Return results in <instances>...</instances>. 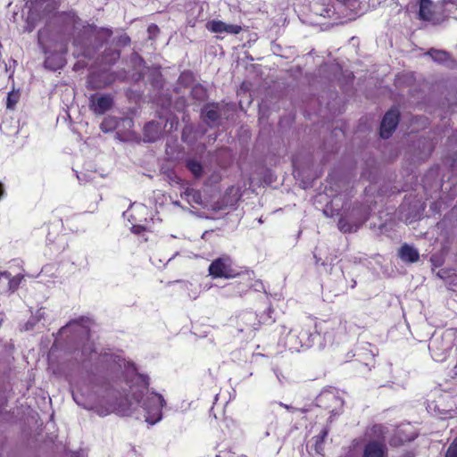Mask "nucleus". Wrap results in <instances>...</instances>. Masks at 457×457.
Masks as SVG:
<instances>
[{"label": "nucleus", "mask_w": 457, "mask_h": 457, "mask_svg": "<svg viewBox=\"0 0 457 457\" xmlns=\"http://www.w3.org/2000/svg\"><path fill=\"white\" fill-rule=\"evenodd\" d=\"M369 202H327L323 208L326 217L337 219L338 229L343 233L357 231L370 218Z\"/></svg>", "instance_id": "nucleus-1"}, {"label": "nucleus", "mask_w": 457, "mask_h": 457, "mask_svg": "<svg viewBox=\"0 0 457 457\" xmlns=\"http://www.w3.org/2000/svg\"><path fill=\"white\" fill-rule=\"evenodd\" d=\"M83 318H80L79 320H72L69 322L65 327L61 328V332L64 333L66 329L70 328L76 327V332L79 335H81L84 338L87 339V343L83 344L81 346V362L91 361L94 359V356L97 355V359L101 361H108L111 360H114L115 356L107 353H101L99 354L96 353V347L94 343L89 341L90 330L87 327H83L79 324V321H82Z\"/></svg>", "instance_id": "nucleus-2"}, {"label": "nucleus", "mask_w": 457, "mask_h": 457, "mask_svg": "<svg viewBox=\"0 0 457 457\" xmlns=\"http://www.w3.org/2000/svg\"><path fill=\"white\" fill-rule=\"evenodd\" d=\"M137 403H142L143 409L145 411V421L151 425H154L162 417V408L165 404L163 396L160 394L152 392L147 393L145 398L134 395Z\"/></svg>", "instance_id": "nucleus-3"}, {"label": "nucleus", "mask_w": 457, "mask_h": 457, "mask_svg": "<svg viewBox=\"0 0 457 457\" xmlns=\"http://www.w3.org/2000/svg\"><path fill=\"white\" fill-rule=\"evenodd\" d=\"M237 280L228 283L227 287L235 296H243L249 293L256 285L255 272L248 268H239L236 272Z\"/></svg>", "instance_id": "nucleus-4"}, {"label": "nucleus", "mask_w": 457, "mask_h": 457, "mask_svg": "<svg viewBox=\"0 0 457 457\" xmlns=\"http://www.w3.org/2000/svg\"><path fill=\"white\" fill-rule=\"evenodd\" d=\"M187 205H180L192 215L201 219H215L217 212L224 209L225 202H187Z\"/></svg>", "instance_id": "nucleus-5"}, {"label": "nucleus", "mask_w": 457, "mask_h": 457, "mask_svg": "<svg viewBox=\"0 0 457 457\" xmlns=\"http://www.w3.org/2000/svg\"><path fill=\"white\" fill-rule=\"evenodd\" d=\"M239 268L235 267L233 259L228 254L214 259L208 268V272L213 278H235Z\"/></svg>", "instance_id": "nucleus-6"}, {"label": "nucleus", "mask_w": 457, "mask_h": 457, "mask_svg": "<svg viewBox=\"0 0 457 457\" xmlns=\"http://www.w3.org/2000/svg\"><path fill=\"white\" fill-rule=\"evenodd\" d=\"M57 8L58 4L55 0H37L27 19L28 25L30 27L29 31L36 27L38 21L55 12Z\"/></svg>", "instance_id": "nucleus-7"}, {"label": "nucleus", "mask_w": 457, "mask_h": 457, "mask_svg": "<svg viewBox=\"0 0 457 457\" xmlns=\"http://www.w3.org/2000/svg\"><path fill=\"white\" fill-rule=\"evenodd\" d=\"M425 208L424 202H402L398 208V219L411 224L420 220Z\"/></svg>", "instance_id": "nucleus-8"}, {"label": "nucleus", "mask_w": 457, "mask_h": 457, "mask_svg": "<svg viewBox=\"0 0 457 457\" xmlns=\"http://www.w3.org/2000/svg\"><path fill=\"white\" fill-rule=\"evenodd\" d=\"M113 96L110 94H93L89 97V109L96 115H103L112 108Z\"/></svg>", "instance_id": "nucleus-9"}, {"label": "nucleus", "mask_w": 457, "mask_h": 457, "mask_svg": "<svg viewBox=\"0 0 457 457\" xmlns=\"http://www.w3.org/2000/svg\"><path fill=\"white\" fill-rule=\"evenodd\" d=\"M400 119L397 109H390L386 112L380 123L379 135L382 138H389L396 129Z\"/></svg>", "instance_id": "nucleus-10"}, {"label": "nucleus", "mask_w": 457, "mask_h": 457, "mask_svg": "<svg viewBox=\"0 0 457 457\" xmlns=\"http://www.w3.org/2000/svg\"><path fill=\"white\" fill-rule=\"evenodd\" d=\"M126 213L131 222H141L146 220L148 209L143 202H131Z\"/></svg>", "instance_id": "nucleus-11"}, {"label": "nucleus", "mask_w": 457, "mask_h": 457, "mask_svg": "<svg viewBox=\"0 0 457 457\" xmlns=\"http://www.w3.org/2000/svg\"><path fill=\"white\" fill-rule=\"evenodd\" d=\"M419 18L433 24L439 22V20L436 17L434 4L431 0H420Z\"/></svg>", "instance_id": "nucleus-12"}, {"label": "nucleus", "mask_w": 457, "mask_h": 457, "mask_svg": "<svg viewBox=\"0 0 457 457\" xmlns=\"http://www.w3.org/2000/svg\"><path fill=\"white\" fill-rule=\"evenodd\" d=\"M386 451V446L383 442L370 441L364 446L362 457H385Z\"/></svg>", "instance_id": "nucleus-13"}, {"label": "nucleus", "mask_w": 457, "mask_h": 457, "mask_svg": "<svg viewBox=\"0 0 457 457\" xmlns=\"http://www.w3.org/2000/svg\"><path fill=\"white\" fill-rule=\"evenodd\" d=\"M202 117L204 121L209 126L218 121L220 118L219 104L215 103L205 104L202 110Z\"/></svg>", "instance_id": "nucleus-14"}, {"label": "nucleus", "mask_w": 457, "mask_h": 457, "mask_svg": "<svg viewBox=\"0 0 457 457\" xmlns=\"http://www.w3.org/2000/svg\"><path fill=\"white\" fill-rule=\"evenodd\" d=\"M398 257L404 262H417L420 260V253L413 246L404 243L398 249Z\"/></svg>", "instance_id": "nucleus-15"}, {"label": "nucleus", "mask_w": 457, "mask_h": 457, "mask_svg": "<svg viewBox=\"0 0 457 457\" xmlns=\"http://www.w3.org/2000/svg\"><path fill=\"white\" fill-rule=\"evenodd\" d=\"M44 65L48 70L57 71L64 66V59L58 53H47Z\"/></svg>", "instance_id": "nucleus-16"}, {"label": "nucleus", "mask_w": 457, "mask_h": 457, "mask_svg": "<svg viewBox=\"0 0 457 457\" xmlns=\"http://www.w3.org/2000/svg\"><path fill=\"white\" fill-rule=\"evenodd\" d=\"M296 337L300 340V347L307 348L310 347L314 342V335L311 331V327L305 325L301 328Z\"/></svg>", "instance_id": "nucleus-17"}, {"label": "nucleus", "mask_w": 457, "mask_h": 457, "mask_svg": "<svg viewBox=\"0 0 457 457\" xmlns=\"http://www.w3.org/2000/svg\"><path fill=\"white\" fill-rule=\"evenodd\" d=\"M1 277H4L9 280L8 281V289L12 293H13L14 291H16L19 288L21 282L23 279L22 275H17V276L12 277V274L9 271L0 272V278Z\"/></svg>", "instance_id": "nucleus-18"}, {"label": "nucleus", "mask_w": 457, "mask_h": 457, "mask_svg": "<svg viewBox=\"0 0 457 457\" xmlns=\"http://www.w3.org/2000/svg\"><path fill=\"white\" fill-rule=\"evenodd\" d=\"M328 436V428H323L319 435L315 436L313 437L314 440V451L319 453L322 454L324 451V443L326 438Z\"/></svg>", "instance_id": "nucleus-19"}, {"label": "nucleus", "mask_w": 457, "mask_h": 457, "mask_svg": "<svg viewBox=\"0 0 457 457\" xmlns=\"http://www.w3.org/2000/svg\"><path fill=\"white\" fill-rule=\"evenodd\" d=\"M51 31L48 28L45 27L37 31V43L42 51L46 54L48 53L47 42L50 37Z\"/></svg>", "instance_id": "nucleus-20"}, {"label": "nucleus", "mask_w": 457, "mask_h": 457, "mask_svg": "<svg viewBox=\"0 0 457 457\" xmlns=\"http://www.w3.org/2000/svg\"><path fill=\"white\" fill-rule=\"evenodd\" d=\"M186 167L190 170L195 178L198 179L202 177L204 169L200 162L194 159H188L186 161Z\"/></svg>", "instance_id": "nucleus-21"}, {"label": "nucleus", "mask_w": 457, "mask_h": 457, "mask_svg": "<svg viewBox=\"0 0 457 457\" xmlns=\"http://www.w3.org/2000/svg\"><path fill=\"white\" fill-rule=\"evenodd\" d=\"M112 81H101L98 79V76L91 75L88 77L87 88L90 90L101 89L111 85Z\"/></svg>", "instance_id": "nucleus-22"}, {"label": "nucleus", "mask_w": 457, "mask_h": 457, "mask_svg": "<svg viewBox=\"0 0 457 457\" xmlns=\"http://www.w3.org/2000/svg\"><path fill=\"white\" fill-rule=\"evenodd\" d=\"M225 25L221 21L212 20L206 23V29L213 33H222L225 31Z\"/></svg>", "instance_id": "nucleus-23"}, {"label": "nucleus", "mask_w": 457, "mask_h": 457, "mask_svg": "<svg viewBox=\"0 0 457 457\" xmlns=\"http://www.w3.org/2000/svg\"><path fill=\"white\" fill-rule=\"evenodd\" d=\"M428 54L438 62H446L450 58L449 54L444 50L430 49Z\"/></svg>", "instance_id": "nucleus-24"}, {"label": "nucleus", "mask_w": 457, "mask_h": 457, "mask_svg": "<svg viewBox=\"0 0 457 457\" xmlns=\"http://www.w3.org/2000/svg\"><path fill=\"white\" fill-rule=\"evenodd\" d=\"M429 408L433 409L434 411L443 420L451 419L453 417L452 410H446L445 408H440V406L437 403H435L433 407L431 405H429Z\"/></svg>", "instance_id": "nucleus-25"}, {"label": "nucleus", "mask_w": 457, "mask_h": 457, "mask_svg": "<svg viewBox=\"0 0 457 457\" xmlns=\"http://www.w3.org/2000/svg\"><path fill=\"white\" fill-rule=\"evenodd\" d=\"M20 100V92L12 90L8 93L7 98H6V108L7 109H14L16 104Z\"/></svg>", "instance_id": "nucleus-26"}, {"label": "nucleus", "mask_w": 457, "mask_h": 457, "mask_svg": "<svg viewBox=\"0 0 457 457\" xmlns=\"http://www.w3.org/2000/svg\"><path fill=\"white\" fill-rule=\"evenodd\" d=\"M156 128H157V125L154 121L148 122L147 124H145V126L144 128V137L146 141L154 142L156 140L157 135H150V133H152V130H154Z\"/></svg>", "instance_id": "nucleus-27"}, {"label": "nucleus", "mask_w": 457, "mask_h": 457, "mask_svg": "<svg viewBox=\"0 0 457 457\" xmlns=\"http://www.w3.org/2000/svg\"><path fill=\"white\" fill-rule=\"evenodd\" d=\"M112 35V30L108 28H100L96 32V38L101 39V46L107 42Z\"/></svg>", "instance_id": "nucleus-28"}, {"label": "nucleus", "mask_w": 457, "mask_h": 457, "mask_svg": "<svg viewBox=\"0 0 457 457\" xmlns=\"http://www.w3.org/2000/svg\"><path fill=\"white\" fill-rule=\"evenodd\" d=\"M115 128V120L112 117L104 118V120L100 124V129L104 132H109L114 129Z\"/></svg>", "instance_id": "nucleus-29"}, {"label": "nucleus", "mask_w": 457, "mask_h": 457, "mask_svg": "<svg viewBox=\"0 0 457 457\" xmlns=\"http://www.w3.org/2000/svg\"><path fill=\"white\" fill-rule=\"evenodd\" d=\"M191 96L193 98L198 99V100H204L206 97V91L202 86H195L193 87L191 91Z\"/></svg>", "instance_id": "nucleus-30"}, {"label": "nucleus", "mask_w": 457, "mask_h": 457, "mask_svg": "<svg viewBox=\"0 0 457 457\" xmlns=\"http://www.w3.org/2000/svg\"><path fill=\"white\" fill-rule=\"evenodd\" d=\"M62 17H63L64 21L71 23L73 26H75L79 21V16L73 12H63L62 13Z\"/></svg>", "instance_id": "nucleus-31"}, {"label": "nucleus", "mask_w": 457, "mask_h": 457, "mask_svg": "<svg viewBox=\"0 0 457 457\" xmlns=\"http://www.w3.org/2000/svg\"><path fill=\"white\" fill-rule=\"evenodd\" d=\"M120 56V53L119 50H113V49H106L104 53V57L107 58L110 57V61L112 63L115 62Z\"/></svg>", "instance_id": "nucleus-32"}, {"label": "nucleus", "mask_w": 457, "mask_h": 457, "mask_svg": "<svg viewBox=\"0 0 457 457\" xmlns=\"http://www.w3.org/2000/svg\"><path fill=\"white\" fill-rule=\"evenodd\" d=\"M120 56V53L119 50H113V49H106L104 53V57L107 58L110 57V61L112 63L115 62Z\"/></svg>", "instance_id": "nucleus-33"}, {"label": "nucleus", "mask_w": 457, "mask_h": 457, "mask_svg": "<svg viewBox=\"0 0 457 457\" xmlns=\"http://www.w3.org/2000/svg\"><path fill=\"white\" fill-rule=\"evenodd\" d=\"M445 457H457V436L449 445Z\"/></svg>", "instance_id": "nucleus-34"}, {"label": "nucleus", "mask_w": 457, "mask_h": 457, "mask_svg": "<svg viewBox=\"0 0 457 457\" xmlns=\"http://www.w3.org/2000/svg\"><path fill=\"white\" fill-rule=\"evenodd\" d=\"M242 31V27L240 25L237 24H226L225 25V31L228 34L237 35Z\"/></svg>", "instance_id": "nucleus-35"}, {"label": "nucleus", "mask_w": 457, "mask_h": 457, "mask_svg": "<svg viewBox=\"0 0 457 457\" xmlns=\"http://www.w3.org/2000/svg\"><path fill=\"white\" fill-rule=\"evenodd\" d=\"M184 195L187 197H192L193 200H200L201 194L198 190H195L194 188L187 187L185 192Z\"/></svg>", "instance_id": "nucleus-36"}, {"label": "nucleus", "mask_w": 457, "mask_h": 457, "mask_svg": "<svg viewBox=\"0 0 457 457\" xmlns=\"http://www.w3.org/2000/svg\"><path fill=\"white\" fill-rule=\"evenodd\" d=\"M131 230L136 235H140L146 230V228L140 224H133Z\"/></svg>", "instance_id": "nucleus-37"}, {"label": "nucleus", "mask_w": 457, "mask_h": 457, "mask_svg": "<svg viewBox=\"0 0 457 457\" xmlns=\"http://www.w3.org/2000/svg\"><path fill=\"white\" fill-rule=\"evenodd\" d=\"M5 194V189L4 184L0 182V198H2Z\"/></svg>", "instance_id": "nucleus-38"}, {"label": "nucleus", "mask_w": 457, "mask_h": 457, "mask_svg": "<svg viewBox=\"0 0 457 457\" xmlns=\"http://www.w3.org/2000/svg\"><path fill=\"white\" fill-rule=\"evenodd\" d=\"M282 407L286 408L287 410H295L294 407L292 406H289V405H287V404H284L282 403H279Z\"/></svg>", "instance_id": "nucleus-39"}, {"label": "nucleus", "mask_w": 457, "mask_h": 457, "mask_svg": "<svg viewBox=\"0 0 457 457\" xmlns=\"http://www.w3.org/2000/svg\"><path fill=\"white\" fill-rule=\"evenodd\" d=\"M152 29H154L158 30V27L155 24H152V25L149 26L148 29L151 30Z\"/></svg>", "instance_id": "nucleus-40"}, {"label": "nucleus", "mask_w": 457, "mask_h": 457, "mask_svg": "<svg viewBox=\"0 0 457 457\" xmlns=\"http://www.w3.org/2000/svg\"><path fill=\"white\" fill-rule=\"evenodd\" d=\"M130 42V38L129 37H124V43L128 44Z\"/></svg>", "instance_id": "nucleus-41"}, {"label": "nucleus", "mask_w": 457, "mask_h": 457, "mask_svg": "<svg viewBox=\"0 0 457 457\" xmlns=\"http://www.w3.org/2000/svg\"><path fill=\"white\" fill-rule=\"evenodd\" d=\"M173 203H174L175 204H177V205H180V202H179V201H176V202H173Z\"/></svg>", "instance_id": "nucleus-42"}, {"label": "nucleus", "mask_w": 457, "mask_h": 457, "mask_svg": "<svg viewBox=\"0 0 457 457\" xmlns=\"http://www.w3.org/2000/svg\"><path fill=\"white\" fill-rule=\"evenodd\" d=\"M145 379H146V378H143L144 382H145V385L147 386V385H148V382H147Z\"/></svg>", "instance_id": "nucleus-43"}, {"label": "nucleus", "mask_w": 457, "mask_h": 457, "mask_svg": "<svg viewBox=\"0 0 457 457\" xmlns=\"http://www.w3.org/2000/svg\"><path fill=\"white\" fill-rule=\"evenodd\" d=\"M370 204H373L374 205H376L378 204V202L374 201V202H370Z\"/></svg>", "instance_id": "nucleus-44"}, {"label": "nucleus", "mask_w": 457, "mask_h": 457, "mask_svg": "<svg viewBox=\"0 0 457 457\" xmlns=\"http://www.w3.org/2000/svg\"><path fill=\"white\" fill-rule=\"evenodd\" d=\"M238 457H247V456H245V455H240V456H238Z\"/></svg>", "instance_id": "nucleus-45"}]
</instances>
